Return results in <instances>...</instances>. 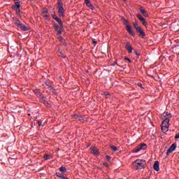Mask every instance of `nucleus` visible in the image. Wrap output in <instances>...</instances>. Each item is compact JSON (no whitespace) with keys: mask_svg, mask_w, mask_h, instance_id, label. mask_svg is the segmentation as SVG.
Masks as SVG:
<instances>
[{"mask_svg":"<svg viewBox=\"0 0 179 179\" xmlns=\"http://www.w3.org/2000/svg\"><path fill=\"white\" fill-rule=\"evenodd\" d=\"M72 117H73V118H75L76 120H77V121H83V116H81L80 115L78 114H74L72 115Z\"/></svg>","mask_w":179,"mask_h":179,"instance_id":"2eb2a0df","label":"nucleus"},{"mask_svg":"<svg viewBox=\"0 0 179 179\" xmlns=\"http://www.w3.org/2000/svg\"><path fill=\"white\" fill-rule=\"evenodd\" d=\"M43 17L46 19V20H50V16H48V15H43Z\"/></svg>","mask_w":179,"mask_h":179,"instance_id":"c756f323","label":"nucleus"},{"mask_svg":"<svg viewBox=\"0 0 179 179\" xmlns=\"http://www.w3.org/2000/svg\"><path fill=\"white\" fill-rule=\"evenodd\" d=\"M59 56L62 57V58H66V55L64 53H62V51H59Z\"/></svg>","mask_w":179,"mask_h":179,"instance_id":"393cba45","label":"nucleus"},{"mask_svg":"<svg viewBox=\"0 0 179 179\" xmlns=\"http://www.w3.org/2000/svg\"><path fill=\"white\" fill-rule=\"evenodd\" d=\"M106 159L107 160H111V157H110L109 155H106Z\"/></svg>","mask_w":179,"mask_h":179,"instance_id":"c9c22d12","label":"nucleus"},{"mask_svg":"<svg viewBox=\"0 0 179 179\" xmlns=\"http://www.w3.org/2000/svg\"><path fill=\"white\" fill-rule=\"evenodd\" d=\"M57 10L59 12V16L62 17L64 16V13H65V9L64 8V3H62V0H57Z\"/></svg>","mask_w":179,"mask_h":179,"instance_id":"20e7f679","label":"nucleus"},{"mask_svg":"<svg viewBox=\"0 0 179 179\" xmlns=\"http://www.w3.org/2000/svg\"><path fill=\"white\" fill-rule=\"evenodd\" d=\"M44 159H45V160H48V159H50V155H44Z\"/></svg>","mask_w":179,"mask_h":179,"instance_id":"c85d7f7f","label":"nucleus"},{"mask_svg":"<svg viewBox=\"0 0 179 179\" xmlns=\"http://www.w3.org/2000/svg\"><path fill=\"white\" fill-rule=\"evenodd\" d=\"M52 16L53 19H54L55 20H56V22H58V23H59V26H60L61 27H64V24L62 23V21L61 20V19H59V18L58 17H57V15H52Z\"/></svg>","mask_w":179,"mask_h":179,"instance_id":"9b49d317","label":"nucleus"},{"mask_svg":"<svg viewBox=\"0 0 179 179\" xmlns=\"http://www.w3.org/2000/svg\"><path fill=\"white\" fill-rule=\"evenodd\" d=\"M122 20H123V24H124V26H126V29L128 31V33L131 34V36H135V33L132 30V27L129 25V22H128V20L125 19L124 17H122Z\"/></svg>","mask_w":179,"mask_h":179,"instance_id":"7ed1b4c3","label":"nucleus"},{"mask_svg":"<svg viewBox=\"0 0 179 179\" xmlns=\"http://www.w3.org/2000/svg\"><path fill=\"white\" fill-rule=\"evenodd\" d=\"M13 21L15 23V26H17V27H20L22 24V22H20V20H19V18L16 17H13Z\"/></svg>","mask_w":179,"mask_h":179,"instance_id":"9d476101","label":"nucleus"},{"mask_svg":"<svg viewBox=\"0 0 179 179\" xmlns=\"http://www.w3.org/2000/svg\"><path fill=\"white\" fill-rule=\"evenodd\" d=\"M140 12L145 17H148V15L146 13V10L143 8V7L140 8Z\"/></svg>","mask_w":179,"mask_h":179,"instance_id":"a211bd4d","label":"nucleus"},{"mask_svg":"<svg viewBox=\"0 0 179 179\" xmlns=\"http://www.w3.org/2000/svg\"><path fill=\"white\" fill-rule=\"evenodd\" d=\"M103 166H105V167H108V164L104 163V164H103Z\"/></svg>","mask_w":179,"mask_h":179,"instance_id":"4c0bfd02","label":"nucleus"},{"mask_svg":"<svg viewBox=\"0 0 179 179\" xmlns=\"http://www.w3.org/2000/svg\"><path fill=\"white\" fill-rule=\"evenodd\" d=\"M134 54H136L137 57H139V55H141V53L138 52V51H135Z\"/></svg>","mask_w":179,"mask_h":179,"instance_id":"72a5a7b5","label":"nucleus"},{"mask_svg":"<svg viewBox=\"0 0 179 179\" xmlns=\"http://www.w3.org/2000/svg\"><path fill=\"white\" fill-rule=\"evenodd\" d=\"M137 17L139 19L140 21H141V23H143V26L145 27H148V22H146V20L141 14H137Z\"/></svg>","mask_w":179,"mask_h":179,"instance_id":"1a4fd4ad","label":"nucleus"},{"mask_svg":"<svg viewBox=\"0 0 179 179\" xmlns=\"http://www.w3.org/2000/svg\"><path fill=\"white\" fill-rule=\"evenodd\" d=\"M14 1H16V2H19V0H14Z\"/></svg>","mask_w":179,"mask_h":179,"instance_id":"79ce46f5","label":"nucleus"},{"mask_svg":"<svg viewBox=\"0 0 179 179\" xmlns=\"http://www.w3.org/2000/svg\"><path fill=\"white\" fill-rule=\"evenodd\" d=\"M17 5H20V2H15V5L11 6L12 9L16 10V9H17Z\"/></svg>","mask_w":179,"mask_h":179,"instance_id":"4be33fe9","label":"nucleus"},{"mask_svg":"<svg viewBox=\"0 0 179 179\" xmlns=\"http://www.w3.org/2000/svg\"><path fill=\"white\" fill-rule=\"evenodd\" d=\"M145 160L143 159H136L134 162V166L136 167V170H141L146 167Z\"/></svg>","mask_w":179,"mask_h":179,"instance_id":"f03ea898","label":"nucleus"},{"mask_svg":"<svg viewBox=\"0 0 179 179\" xmlns=\"http://www.w3.org/2000/svg\"><path fill=\"white\" fill-rule=\"evenodd\" d=\"M164 120L162 123V131L164 133L167 132L169 131V127H170V119L171 118L172 115L169 113H164Z\"/></svg>","mask_w":179,"mask_h":179,"instance_id":"f257e3e1","label":"nucleus"},{"mask_svg":"<svg viewBox=\"0 0 179 179\" xmlns=\"http://www.w3.org/2000/svg\"><path fill=\"white\" fill-rule=\"evenodd\" d=\"M46 85L48 86V88L49 90H50V92H52L54 90V87H52V85H50L47 83H46Z\"/></svg>","mask_w":179,"mask_h":179,"instance_id":"bb28decb","label":"nucleus"},{"mask_svg":"<svg viewBox=\"0 0 179 179\" xmlns=\"http://www.w3.org/2000/svg\"><path fill=\"white\" fill-rule=\"evenodd\" d=\"M34 94H36V96L37 97H38L39 99H41V100H43V101H45V98L44 97V96L41 94V92H40V90H35L34 91Z\"/></svg>","mask_w":179,"mask_h":179,"instance_id":"6e6552de","label":"nucleus"},{"mask_svg":"<svg viewBox=\"0 0 179 179\" xmlns=\"http://www.w3.org/2000/svg\"><path fill=\"white\" fill-rule=\"evenodd\" d=\"M177 148V143H173L168 149L166 152V156H169L170 153H173L176 150V148Z\"/></svg>","mask_w":179,"mask_h":179,"instance_id":"0eeeda50","label":"nucleus"},{"mask_svg":"<svg viewBox=\"0 0 179 179\" xmlns=\"http://www.w3.org/2000/svg\"><path fill=\"white\" fill-rule=\"evenodd\" d=\"M15 12L17 13V15H19V16H20V15H22V12H20V5L17 6Z\"/></svg>","mask_w":179,"mask_h":179,"instance_id":"aec40b11","label":"nucleus"},{"mask_svg":"<svg viewBox=\"0 0 179 179\" xmlns=\"http://www.w3.org/2000/svg\"><path fill=\"white\" fill-rule=\"evenodd\" d=\"M147 179H148V178H147Z\"/></svg>","mask_w":179,"mask_h":179,"instance_id":"c03bdc74","label":"nucleus"},{"mask_svg":"<svg viewBox=\"0 0 179 179\" xmlns=\"http://www.w3.org/2000/svg\"><path fill=\"white\" fill-rule=\"evenodd\" d=\"M114 65H117V61H115L114 64H111L112 66H114Z\"/></svg>","mask_w":179,"mask_h":179,"instance_id":"ea45409f","label":"nucleus"},{"mask_svg":"<svg viewBox=\"0 0 179 179\" xmlns=\"http://www.w3.org/2000/svg\"><path fill=\"white\" fill-rule=\"evenodd\" d=\"M160 164H159L158 161H155L154 163V170H155V171H159V170H160Z\"/></svg>","mask_w":179,"mask_h":179,"instance_id":"dca6fc26","label":"nucleus"},{"mask_svg":"<svg viewBox=\"0 0 179 179\" xmlns=\"http://www.w3.org/2000/svg\"><path fill=\"white\" fill-rule=\"evenodd\" d=\"M56 176H57V177H59V178H61V179H64V178L65 177L64 176V174H62V173H61L59 172H57L56 173Z\"/></svg>","mask_w":179,"mask_h":179,"instance_id":"412c9836","label":"nucleus"},{"mask_svg":"<svg viewBox=\"0 0 179 179\" xmlns=\"http://www.w3.org/2000/svg\"><path fill=\"white\" fill-rule=\"evenodd\" d=\"M91 153H92V155H94V156H99V155H100V152H99V150L96 149V148L93 147L91 148Z\"/></svg>","mask_w":179,"mask_h":179,"instance_id":"ddd939ff","label":"nucleus"},{"mask_svg":"<svg viewBox=\"0 0 179 179\" xmlns=\"http://www.w3.org/2000/svg\"><path fill=\"white\" fill-rule=\"evenodd\" d=\"M18 27L23 31H29V30H30V29L28 27H26L23 23H22Z\"/></svg>","mask_w":179,"mask_h":179,"instance_id":"4468645a","label":"nucleus"},{"mask_svg":"<svg viewBox=\"0 0 179 179\" xmlns=\"http://www.w3.org/2000/svg\"><path fill=\"white\" fill-rule=\"evenodd\" d=\"M147 148L148 145L145 143H141L134 150V152L138 153V152H141V150H145Z\"/></svg>","mask_w":179,"mask_h":179,"instance_id":"423d86ee","label":"nucleus"},{"mask_svg":"<svg viewBox=\"0 0 179 179\" xmlns=\"http://www.w3.org/2000/svg\"><path fill=\"white\" fill-rule=\"evenodd\" d=\"M179 138V134H176L175 136V139H178Z\"/></svg>","mask_w":179,"mask_h":179,"instance_id":"f704fd0d","label":"nucleus"},{"mask_svg":"<svg viewBox=\"0 0 179 179\" xmlns=\"http://www.w3.org/2000/svg\"><path fill=\"white\" fill-rule=\"evenodd\" d=\"M124 59L126 61H128L129 62V64H131L132 62V60L131 59L128 58V57H124Z\"/></svg>","mask_w":179,"mask_h":179,"instance_id":"7c9ffc66","label":"nucleus"},{"mask_svg":"<svg viewBox=\"0 0 179 179\" xmlns=\"http://www.w3.org/2000/svg\"><path fill=\"white\" fill-rule=\"evenodd\" d=\"M138 86L139 87H141L142 88V83H138Z\"/></svg>","mask_w":179,"mask_h":179,"instance_id":"e433bc0d","label":"nucleus"},{"mask_svg":"<svg viewBox=\"0 0 179 179\" xmlns=\"http://www.w3.org/2000/svg\"><path fill=\"white\" fill-rule=\"evenodd\" d=\"M105 96H107L108 94V92H104Z\"/></svg>","mask_w":179,"mask_h":179,"instance_id":"a19ab883","label":"nucleus"},{"mask_svg":"<svg viewBox=\"0 0 179 179\" xmlns=\"http://www.w3.org/2000/svg\"><path fill=\"white\" fill-rule=\"evenodd\" d=\"M110 148L113 150V152H117L118 148L115 145H110Z\"/></svg>","mask_w":179,"mask_h":179,"instance_id":"a878e982","label":"nucleus"},{"mask_svg":"<svg viewBox=\"0 0 179 179\" xmlns=\"http://www.w3.org/2000/svg\"><path fill=\"white\" fill-rule=\"evenodd\" d=\"M41 124H43V122H41V120H38V127H41Z\"/></svg>","mask_w":179,"mask_h":179,"instance_id":"2f4dec72","label":"nucleus"},{"mask_svg":"<svg viewBox=\"0 0 179 179\" xmlns=\"http://www.w3.org/2000/svg\"><path fill=\"white\" fill-rule=\"evenodd\" d=\"M124 2H127V0H123Z\"/></svg>","mask_w":179,"mask_h":179,"instance_id":"37998d69","label":"nucleus"},{"mask_svg":"<svg viewBox=\"0 0 179 179\" xmlns=\"http://www.w3.org/2000/svg\"><path fill=\"white\" fill-rule=\"evenodd\" d=\"M59 170L62 171V173H66V168L65 166H62L59 168Z\"/></svg>","mask_w":179,"mask_h":179,"instance_id":"b1692460","label":"nucleus"},{"mask_svg":"<svg viewBox=\"0 0 179 179\" xmlns=\"http://www.w3.org/2000/svg\"><path fill=\"white\" fill-rule=\"evenodd\" d=\"M126 49L127 50V51L131 53L132 52V46H131V45L129 43H127L126 45Z\"/></svg>","mask_w":179,"mask_h":179,"instance_id":"6ab92c4d","label":"nucleus"},{"mask_svg":"<svg viewBox=\"0 0 179 179\" xmlns=\"http://www.w3.org/2000/svg\"><path fill=\"white\" fill-rule=\"evenodd\" d=\"M55 29L57 31L58 35L62 34V27H61V25L55 24Z\"/></svg>","mask_w":179,"mask_h":179,"instance_id":"f8f14e48","label":"nucleus"},{"mask_svg":"<svg viewBox=\"0 0 179 179\" xmlns=\"http://www.w3.org/2000/svg\"><path fill=\"white\" fill-rule=\"evenodd\" d=\"M52 93H53V94H57V91L55 89L53 88V90H52Z\"/></svg>","mask_w":179,"mask_h":179,"instance_id":"473e14b6","label":"nucleus"},{"mask_svg":"<svg viewBox=\"0 0 179 179\" xmlns=\"http://www.w3.org/2000/svg\"><path fill=\"white\" fill-rule=\"evenodd\" d=\"M173 50L175 51V52H176V54L179 55V45H176L174 48Z\"/></svg>","mask_w":179,"mask_h":179,"instance_id":"5701e85b","label":"nucleus"},{"mask_svg":"<svg viewBox=\"0 0 179 179\" xmlns=\"http://www.w3.org/2000/svg\"><path fill=\"white\" fill-rule=\"evenodd\" d=\"M85 3L87 6H88V8H90V9H92V10H94V6H93L92 3H90V0H85Z\"/></svg>","mask_w":179,"mask_h":179,"instance_id":"f3484780","label":"nucleus"},{"mask_svg":"<svg viewBox=\"0 0 179 179\" xmlns=\"http://www.w3.org/2000/svg\"><path fill=\"white\" fill-rule=\"evenodd\" d=\"M92 43L94 44V45H96V44H97V41H92Z\"/></svg>","mask_w":179,"mask_h":179,"instance_id":"58836bf2","label":"nucleus"},{"mask_svg":"<svg viewBox=\"0 0 179 179\" xmlns=\"http://www.w3.org/2000/svg\"><path fill=\"white\" fill-rule=\"evenodd\" d=\"M42 13L44 15L48 13V10L47 8H43Z\"/></svg>","mask_w":179,"mask_h":179,"instance_id":"cd10ccee","label":"nucleus"},{"mask_svg":"<svg viewBox=\"0 0 179 179\" xmlns=\"http://www.w3.org/2000/svg\"><path fill=\"white\" fill-rule=\"evenodd\" d=\"M133 25L134 29H136V31H137V33H139L141 37H142V38H143V37H145V31H143V29H142V27H141L138 24L137 22H133Z\"/></svg>","mask_w":179,"mask_h":179,"instance_id":"39448f33","label":"nucleus"}]
</instances>
